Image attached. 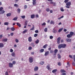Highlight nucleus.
<instances>
[{"label": "nucleus", "instance_id": "obj_1", "mask_svg": "<svg viewBox=\"0 0 75 75\" xmlns=\"http://www.w3.org/2000/svg\"><path fill=\"white\" fill-rule=\"evenodd\" d=\"M29 59V62L32 63L33 62V58L31 57H30Z\"/></svg>", "mask_w": 75, "mask_h": 75}, {"label": "nucleus", "instance_id": "obj_2", "mask_svg": "<svg viewBox=\"0 0 75 75\" xmlns=\"http://www.w3.org/2000/svg\"><path fill=\"white\" fill-rule=\"evenodd\" d=\"M9 67L10 68H13V64L10 63H9Z\"/></svg>", "mask_w": 75, "mask_h": 75}, {"label": "nucleus", "instance_id": "obj_3", "mask_svg": "<svg viewBox=\"0 0 75 75\" xmlns=\"http://www.w3.org/2000/svg\"><path fill=\"white\" fill-rule=\"evenodd\" d=\"M71 5V2H69L66 3V6H70Z\"/></svg>", "mask_w": 75, "mask_h": 75}, {"label": "nucleus", "instance_id": "obj_4", "mask_svg": "<svg viewBox=\"0 0 75 75\" xmlns=\"http://www.w3.org/2000/svg\"><path fill=\"white\" fill-rule=\"evenodd\" d=\"M66 41L68 42H71V39L67 38L66 39Z\"/></svg>", "mask_w": 75, "mask_h": 75}, {"label": "nucleus", "instance_id": "obj_5", "mask_svg": "<svg viewBox=\"0 0 75 75\" xmlns=\"http://www.w3.org/2000/svg\"><path fill=\"white\" fill-rule=\"evenodd\" d=\"M50 4H53L54 6H56V4H55V2H54L52 1H51L50 2Z\"/></svg>", "mask_w": 75, "mask_h": 75}, {"label": "nucleus", "instance_id": "obj_6", "mask_svg": "<svg viewBox=\"0 0 75 75\" xmlns=\"http://www.w3.org/2000/svg\"><path fill=\"white\" fill-rule=\"evenodd\" d=\"M58 48L59 49H61L62 48V44H60L58 46Z\"/></svg>", "mask_w": 75, "mask_h": 75}, {"label": "nucleus", "instance_id": "obj_7", "mask_svg": "<svg viewBox=\"0 0 75 75\" xmlns=\"http://www.w3.org/2000/svg\"><path fill=\"white\" fill-rule=\"evenodd\" d=\"M38 69V67L37 66L35 67L34 69L35 71H37Z\"/></svg>", "mask_w": 75, "mask_h": 75}, {"label": "nucleus", "instance_id": "obj_8", "mask_svg": "<svg viewBox=\"0 0 75 75\" xmlns=\"http://www.w3.org/2000/svg\"><path fill=\"white\" fill-rule=\"evenodd\" d=\"M49 54H50V52H49V51H47L45 52V56H47V55H48Z\"/></svg>", "mask_w": 75, "mask_h": 75}, {"label": "nucleus", "instance_id": "obj_9", "mask_svg": "<svg viewBox=\"0 0 75 75\" xmlns=\"http://www.w3.org/2000/svg\"><path fill=\"white\" fill-rule=\"evenodd\" d=\"M32 38H31V37H29L28 38V41H29V42H31L32 41Z\"/></svg>", "mask_w": 75, "mask_h": 75}, {"label": "nucleus", "instance_id": "obj_10", "mask_svg": "<svg viewBox=\"0 0 75 75\" xmlns=\"http://www.w3.org/2000/svg\"><path fill=\"white\" fill-rule=\"evenodd\" d=\"M4 13H5V11L4 10H2V11H0V14H4Z\"/></svg>", "mask_w": 75, "mask_h": 75}, {"label": "nucleus", "instance_id": "obj_11", "mask_svg": "<svg viewBox=\"0 0 75 75\" xmlns=\"http://www.w3.org/2000/svg\"><path fill=\"white\" fill-rule=\"evenodd\" d=\"M67 37L69 38H70L72 37V36L70 34H68L67 35Z\"/></svg>", "mask_w": 75, "mask_h": 75}, {"label": "nucleus", "instance_id": "obj_12", "mask_svg": "<svg viewBox=\"0 0 75 75\" xmlns=\"http://www.w3.org/2000/svg\"><path fill=\"white\" fill-rule=\"evenodd\" d=\"M4 47V45L2 43H0V48H3Z\"/></svg>", "mask_w": 75, "mask_h": 75}, {"label": "nucleus", "instance_id": "obj_13", "mask_svg": "<svg viewBox=\"0 0 75 75\" xmlns=\"http://www.w3.org/2000/svg\"><path fill=\"white\" fill-rule=\"evenodd\" d=\"M58 50L57 49H55L54 52V54H57V52H58Z\"/></svg>", "mask_w": 75, "mask_h": 75}, {"label": "nucleus", "instance_id": "obj_14", "mask_svg": "<svg viewBox=\"0 0 75 75\" xmlns=\"http://www.w3.org/2000/svg\"><path fill=\"white\" fill-rule=\"evenodd\" d=\"M30 17L31 18H35V15L33 14L31 15L30 16Z\"/></svg>", "mask_w": 75, "mask_h": 75}, {"label": "nucleus", "instance_id": "obj_15", "mask_svg": "<svg viewBox=\"0 0 75 75\" xmlns=\"http://www.w3.org/2000/svg\"><path fill=\"white\" fill-rule=\"evenodd\" d=\"M57 71V69H55L53 70L52 71V73H55V72H56V71Z\"/></svg>", "mask_w": 75, "mask_h": 75}, {"label": "nucleus", "instance_id": "obj_16", "mask_svg": "<svg viewBox=\"0 0 75 75\" xmlns=\"http://www.w3.org/2000/svg\"><path fill=\"white\" fill-rule=\"evenodd\" d=\"M16 54H15V53L14 52H12L11 54V55L13 57H15V55Z\"/></svg>", "mask_w": 75, "mask_h": 75}, {"label": "nucleus", "instance_id": "obj_17", "mask_svg": "<svg viewBox=\"0 0 75 75\" xmlns=\"http://www.w3.org/2000/svg\"><path fill=\"white\" fill-rule=\"evenodd\" d=\"M33 5L34 6L35 5H36V4H37V2L35 1H33Z\"/></svg>", "mask_w": 75, "mask_h": 75}, {"label": "nucleus", "instance_id": "obj_18", "mask_svg": "<svg viewBox=\"0 0 75 75\" xmlns=\"http://www.w3.org/2000/svg\"><path fill=\"white\" fill-rule=\"evenodd\" d=\"M40 52H43L44 51V49H42L40 50Z\"/></svg>", "mask_w": 75, "mask_h": 75}, {"label": "nucleus", "instance_id": "obj_19", "mask_svg": "<svg viewBox=\"0 0 75 75\" xmlns=\"http://www.w3.org/2000/svg\"><path fill=\"white\" fill-rule=\"evenodd\" d=\"M11 13H8L6 14V16H7V17H10V16H11Z\"/></svg>", "mask_w": 75, "mask_h": 75}, {"label": "nucleus", "instance_id": "obj_20", "mask_svg": "<svg viewBox=\"0 0 75 75\" xmlns=\"http://www.w3.org/2000/svg\"><path fill=\"white\" fill-rule=\"evenodd\" d=\"M17 18H18V17H16L13 18V20H14V21H17Z\"/></svg>", "mask_w": 75, "mask_h": 75}, {"label": "nucleus", "instance_id": "obj_21", "mask_svg": "<svg viewBox=\"0 0 75 75\" xmlns=\"http://www.w3.org/2000/svg\"><path fill=\"white\" fill-rule=\"evenodd\" d=\"M2 41L4 42H6L7 41V39H2Z\"/></svg>", "mask_w": 75, "mask_h": 75}, {"label": "nucleus", "instance_id": "obj_22", "mask_svg": "<svg viewBox=\"0 0 75 75\" xmlns=\"http://www.w3.org/2000/svg\"><path fill=\"white\" fill-rule=\"evenodd\" d=\"M17 25L18 26H19V27H21V24H20L18 23H17Z\"/></svg>", "mask_w": 75, "mask_h": 75}, {"label": "nucleus", "instance_id": "obj_23", "mask_svg": "<svg viewBox=\"0 0 75 75\" xmlns=\"http://www.w3.org/2000/svg\"><path fill=\"white\" fill-rule=\"evenodd\" d=\"M70 34L72 36L74 34V33L73 32H71L70 33Z\"/></svg>", "mask_w": 75, "mask_h": 75}, {"label": "nucleus", "instance_id": "obj_24", "mask_svg": "<svg viewBox=\"0 0 75 75\" xmlns=\"http://www.w3.org/2000/svg\"><path fill=\"white\" fill-rule=\"evenodd\" d=\"M11 31H13L15 30V28H14V27H12L11 28Z\"/></svg>", "mask_w": 75, "mask_h": 75}, {"label": "nucleus", "instance_id": "obj_25", "mask_svg": "<svg viewBox=\"0 0 75 75\" xmlns=\"http://www.w3.org/2000/svg\"><path fill=\"white\" fill-rule=\"evenodd\" d=\"M8 22H5L4 23V25H8Z\"/></svg>", "mask_w": 75, "mask_h": 75}, {"label": "nucleus", "instance_id": "obj_26", "mask_svg": "<svg viewBox=\"0 0 75 75\" xmlns=\"http://www.w3.org/2000/svg\"><path fill=\"white\" fill-rule=\"evenodd\" d=\"M66 45L65 44H62V48H65V47H66Z\"/></svg>", "mask_w": 75, "mask_h": 75}, {"label": "nucleus", "instance_id": "obj_27", "mask_svg": "<svg viewBox=\"0 0 75 75\" xmlns=\"http://www.w3.org/2000/svg\"><path fill=\"white\" fill-rule=\"evenodd\" d=\"M48 46V45L47 44L43 46V48H47V47Z\"/></svg>", "mask_w": 75, "mask_h": 75}, {"label": "nucleus", "instance_id": "obj_28", "mask_svg": "<svg viewBox=\"0 0 75 75\" xmlns=\"http://www.w3.org/2000/svg\"><path fill=\"white\" fill-rule=\"evenodd\" d=\"M47 68L48 69V70H50V69H51V68L50 67V66H47Z\"/></svg>", "mask_w": 75, "mask_h": 75}, {"label": "nucleus", "instance_id": "obj_29", "mask_svg": "<svg viewBox=\"0 0 75 75\" xmlns=\"http://www.w3.org/2000/svg\"><path fill=\"white\" fill-rule=\"evenodd\" d=\"M27 30H25L23 32V33L24 34V33H27Z\"/></svg>", "mask_w": 75, "mask_h": 75}, {"label": "nucleus", "instance_id": "obj_30", "mask_svg": "<svg viewBox=\"0 0 75 75\" xmlns=\"http://www.w3.org/2000/svg\"><path fill=\"white\" fill-rule=\"evenodd\" d=\"M57 56L58 58H59H59H61V55H60V54H58Z\"/></svg>", "mask_w": 75, "mask_h": 75}, {"label": "nucleus", "instance_id": "obj_31", "mask_svg": "<svg viewBox=\"0 0 75 75\" xmlns=\"http://www.w3.org/2000/svg\"><path fill=\"white\" fill-rule=\"evenodd\" d=\"M60 72L62 73V72H65V71L64 70L62 69L60 70Z\"/></svg>", "mask_w": 75, "mask_h": 75}, {"label": "nucleus", "instance_id": "obj_32", "mask_svg": "<svg viewBox=\"0 0 75 75\" xmlns=\"http://www.w3.org/2000/svg\"><path fill=\"white\" fill-rule=\"evenodd\" d=\"M17 10H18V13H20V11H21V10H20V9L18 8Z\"/></svg>", "mask_w": 75, "mask_h": 75}, {"label": "nucleus", "instance_id": "obj_33", "mask_svg": "<svg viewBox=\"0 0 75 75\" xmlns=\"http://www.w3.org/2000/svg\"><path fill=\"white\" fill-rule=\"evenodd\" d=\"M63 29V28H61L59 29L58 30L59 33L61 32V31H62V30Z\"/></svg>", "mask_w": 75, "mask_h": 75}, {"label": "nucleus", "instance_id": "obj_34", "mask_svg": "<svg viewBox=\"0 0 75 75\" xmlns=\"http://www.w3.org/2000/svg\"><path fill=\"white\" fill-rule=\"evenodd\" d=\"M40 64L41 65H43L44 64V62L42 61L40 62Z\"/></svg>", "mask_w": 75, "mask_h": 75}, {"label": "nucleus", "instance_id": "obj_35", "mask_svg": "<svg viewBox=\"0 0 75 75\" xmlns=\"http://www.w3.org/2000/svg\"><path fill=\"white\" fill-rule=\"evenodd\" d=\"M39 42V40L38 39L36 41H35V43L36 44H38Z\"/></svg>", "mask_w": 75, "mask_h": 75}, {"label": "nucleus", "instance_id": "obj_36", "mask_svg": "<svg viewBox=\"0 0 75 75\" xmlns=\"http://www.w3.org/2000/svg\"><path fill=\"white\" fill-rule=\"evenodd\" d=\"M14 6L16 7H18V5L16 4H14Z\"/></svg>", "mask_w": 75, "mask_h": 75}, {"label": "nucleus", "instance_id": "obj_37", "mask_svg": "<svg viewBox=\"0 0 75 75\" xmlns=\"http://www.w3.org/2000/svg\"><path fill=\"white\" fill-rule=\"evenodd\" d=\"M51 24H54V22L52 21H51L50 22Z\"/></svg>", "mask_w": 75, "mask_h": 75}, {"label": "nucleus", "instance_id": "obj_38", "mask_svg": "<svg viewBox=\"0 0 75 75\" xmlns=\"http://www.w3.org/2000/svg\"><path fill=\"white\" fill-rule=\"evenodd\" d=\"M47 28H45L44 29V32H47Z\"/></svg>", "mask_w": 75, "mask_h": 75}, {"label": "nucleus", "instance_id": "obj_39", "mask_svg": "<svg viewBox=\"0 0 75 75\" xmlns=\"http://www.w3.org/2000/svg\"><path fill=\"white\" fill-rule=\"evenodd\" d=\"M60 10H61V11H64V10L63 9V8H61Z\"/></svg>", "mask_w": 75, "mask_h": 75}, {"label": "nucleus", "instance_id": "obj_40", "mask_svg": "<svg viewBox=\"0 0 75 75\" xmlns=\"http://www.w3.org/2000/svg\"><path fill=\"white\" fill-rule=\"evenodd\" d=\"M37 36H38V34H35L34 35V37H37Z\"/></svg>", "mask_w": 75, "mask_h": 75}, {"label": "nucleus", "instance_id": "obj_41", "mask_svg": "<svg viewBox=\"0 0 75 75\" xmlns=\"http://www.w3.org/2000/svg\"><path fill=\"white\" fill-rule=\"evenodd\" d=\"M54 51L53 50H51L50 51V54H52V53H53V52H54Z\"/></svg>", "mask_w": 75, "mask_h": 75}, {"label": "nucleus", "instance_id": "obj_42", "mask_svg": "<svg viewBox=\"0 0 75 75\" xmlns=\"http://www.w3.org/2000/svg\"><path fill=\"white\" fill-rule=\"evenodd\" d=\"M35 28L34 26V25L33 26V28H32L30 29V30H33Z\"/></svg>", "mask_w": 75, "mask_h": 75}, {"label": "nucleus", "instance_id": "obj_43", "mask_svg": "<svg viewBox=\"0 0 75 75\" xmlns=\"http://www.w3.org/2000/svg\"><path fill=\"white\" fill-rule=\"evenodd\" d=\"M15 41L17 43L18 42V40L17 39H15Z\"/></svg>", "mask_w": 75, "mask_h": 75}, {"label": "nucleus", "instance_id": "obj_44", "mask_svg": "<svg viewBox=\"0 0 75 75\" xmlns=\"http://www.w3.org/2000/svg\"><path fill=\"white\" fill-rule=\"evenodd\" d=\"M61 40V37H59L57 39V41H60Z\"/></svg>", "mask_w": 75, "mask_h": 75}, {"label": "nucleus", "instance_id": "obj_45", "mask_svg": "<svg viewBox=\"0 0 75 75\" xmlns=\"http://www.w3.org/2000/svg\"><path fill=\"white\" fill-rule=\"evenodd\" d=\"M29 50H32V47H28Z\"/></svg>", "mask_w": 75, "mask_h": 75}, {"label": "nucleus", "instance_id": "obj_46", "mask_svg": "<svg viewBox=\"0 0 75 75\" xmlns=\"http://www.w3.org/2000/svg\"><path fill=\"white\" fill-rule=\"evenodd\" d=\"M31 45H33V47H34L35 46V45H34V43H31Z\"/></svg>", "mask_w": 75, "mask_h": 75}, {"label": "nucleus", "instance_id": "obj_47", "mask_svg": "<svg viewBox=\"0 0 75 75\" xmlns=\"http://www.w3.org/2000/svg\"><path fill=\"white\" fill-rule=\"evenodd\" d=\"M73 59L74 62H75V55L73 56Z\"/></svg>", "mask_w": 75, "mask_h": 75}, {"label": "nucleus", "instance_id": "obj_48", "mask_svg": "<svg viewBox=\"0 0 75 75\" xmlns=\"http://www.w3.org/2000/svg\"><path fill=\"white\" fill-rule=\"evenodd\" d=\"M3 7H1L0 8V11L3 10Z\"/></svg>", "mask_w": 75, "mask_h": 75}, {"label": "nucleus", "instance_id": "obj_49", "mask_svg": "<svg viewBox=\"0 0 75 75\" xmlns=\"http://www.w3.org/2000/svg\"><path fill=\"white\" fill-rule=\"evenodd\" d=\"M16 61H13V62H12V64L13 65H14V64H16Z\"/></svg>", "mask_w": 75, "mask_h": 75}, {"label": "nucleus", "instance_id": "obj_50", "mask_svg": "<svg viewBox=\"0 0 75 75\" xmlns=\"http://www.w3.org/2000/svg\"><path fill=\"white\" fill-rule=\"evenodd\" d=\"M21 17L22 18H25V16H21Z\"/></svg>", "mask_w": 75, "mask_h": 75}, {"label": "nucleus", "instance_id": "obj_51", "mask_svg": "<svg viewBox=\"0 0 75 75\" xmlns=\"http://www.w3.org/2000/svg\"><path fill=\"white\" fill-rule=\"evenodd\" d=\"M5 75H9L8 73V72L7 71H6V72L5 73Z\"/></svg>", "mask_w": 75, "mask_h": 75}, {"label": "nucleus", "instance_id": "obj_52", "mask_svg": "<svg viewBox=\"0 0 75 75\" xmlns=\"http://www.w3.org/2000/svg\"><path fill=\"white\" fill-rule=\"evenodd\" d=\"M72 65H73V66H74V67H75V63L74 62H73L72 63Z\"/></svg>", "mask_w": 75, "mask_h": 75}, {"label": "nucleus", "instance_id": "obj_53", "mask_svg": "<svg viewBox=\"0 0 75 75\" xmlns=\"http://www.w3.org/2000/svg\"><path fill=\"white\" fill-rule=\"evenodd\" d=\"M69 57L70 58H72V59L73 58L72 56L71 55H69Z\"/></svg>", "mask_w": 75, "mask_h": 75}, {"label": "nucleus", "instance_id": "obj_54", "mask_svg": "<svg viewBox=\"0 0 75 75\" xmlns=\"http://www.w3.org/2000/svg\"><path fill=\"white\" fill-rule=\"evenodd\" d=\"M50 9L49 8H47L46 9L47 11H50Z\"/></svg>", "mask_w": 75, "mask_h": 75}, {"label": "nucleus", "instance_id": "obj_55", "mask_svg": "<svg viewBox=\"0 0 75 75\" xmlns=\"http://www.w3.org/2000/svg\"><path fill=\"white\" fill-rule=\"evenodd\" d=\"M25 25H27V21H26L25 22Z\"/></svg>", "mask_w": 75, "mask_h": 75}, {"label": "nucleus", "instance_id": "obj_56", "mask_svg": "<svg viewBox=\"0 0 75 75\" xmlns=\"http://www.w3.org/2000/svg\"><path fill=\"white\" fill-rule=\"evenodd\" d=\"M68 1H69V0H65L64 2L66 3L68 2Z\"/></svg>", "mask_w": 75, "mask_h": 75}, {"label": "nucleus", "instance_id": "obj_57", "mask_svg": "<svg viewBox=\"0 0 75 75\" xmlns=\"http://www.w3.org/2000/svg\"><path fill=\"white\" fill-rule=\"evenodd\" d=\"M58 64L59 66H61V64L60 62H58Z\"/></svg>", "mask_w": 75, "mask_h": 75}, {"label": "nucleus", "instance_id": "obj_58", "mask_svg": "<svg viewBox=\"0 0 75 75\" xmlns=\"http://www.w3.org/2000/svg\"><path fill=\"white\" fill-rule=\"evenodd\" d=\"M27 8V5H25L24 6V9H26V8Z\"/></svg>", "mask_w": 75, "mask_h": 75}, {"label": "nucleus", "instance_id": "obj_59", "mask_svg": "<svg viewBox=\"0 0 75 75\" xmlns=\"http://www.w3.org/2000/svg\"><path fill=\"white\" fill-rule=\"evenodd\" d=\"M42 25H46V23H42Z\"/></svg>", "mask_w": 75, "mask_h": 75}, {"label": "nucleus", "instance_id": "obj_60", "mask_svg": "<svg viewBox=\"0 0 75 75\" xmlns=\"http://www.w3.org/2000/svg\"><path fill=\"white\" fill-rule=\"evenodd\" d=\"M10 52H13V50L12 49H11L10 50Z\"/></svg>", "mask_w": 75, "mask_h": 75}, {"label": "nucleus", "instance_id": "obj_61", "mask_svg": "<svg viewBox=\"0 0 75 75\" xmlns=\"http://www.w3.org/2000/svg\"><path fill=\"white\" fill-rule=\"evenodd\" d=\"M50 39H52L53 38V36H50Z\"/></svg>", "mask_w": 75, "mask_h": 75}, {"label": "nucleus", "instance_id": "obj_62", "mask_svg": "<svg viewBox=\"0 0 75 75\" xmlns=\"http://www.w3.org/2000/svg\"><path fill=\"white\" fill-rule=\"evenodd\" d=\"M35 33H38V30H36L35 31Z\"/></svg>", "mask_w": 75, "mask_h": 75}, {"label": "nucleus", "instance_id": "obj_63", "mask_svg": "<svg viewBox=\"0 0 75 75\" xmlns=\"http://www.w3.org/2000/svg\"><path fill=\"white\" fill-rule=\"evenodd\" d=\"M38 17H39L38 15V14H36V15H35V17H36V18H38Z\"/></svg>", "mask_w": 75, "mask_h": 75}, {"label": "nucleus", "instance_id": "obj_64", "mask_svg": "<svg viewBox=\"0 0 75 75\" xmlns=\"http://www.w3.org/2000/svg\"><path fill=\"white\" fill-rule=\"evenodd\" d=\"M62 75H66V73H62Z\"/></svg>", "mask_w": 75, "mask_h": 75}]
</instances>
